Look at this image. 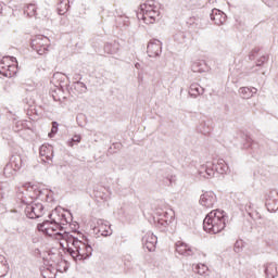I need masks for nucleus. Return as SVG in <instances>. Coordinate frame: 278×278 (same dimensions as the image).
<instances>
[{
  "mask_svg": "<svg viewBox=\"0 0 278 278\" xmlns=\"http://www.w3.org/2000/svg\"><path fill=\"white\" fill-rule=\"evenodd\" d=\"M197 268L199 275H205V270H207V266H205L204 264L197 265Z\"/></svg>",
  "mask_w": 278,
  "mask_h": 278,
  "instance_id": "35",
  "label": "nucleus"
},
{
  "mask_svg": "<svg viewBox=\"0 0 278 278\" xmlns=\"http://www.w3.org/2000/svg\"><path fill=\"white\" fill-rule=\"evenodd\" d=\"M176 253L182 255V257H192L197 253V249L190 247V244L184 241L176 242Z\"/></svg>",
  "mask_w": 278,
  "mask_h": 278,
  "instance_id": "9",
  "label": "nucleus"
},
{
  "mask_svg": "<svg viewBox=\"0 0 278 278\" xmlns=\"http://www.w3.org/2000/svg\"><path fill=\"white\" fill-rule=\"evenodd\" d=\"M155 9L156 8L154 7L153 0H149L146 3L140 5V12H138L137 14H144L147 10H155Z\"/></svg>",
  "mask_w": 278,
  "mask_h": 278,
  "instance_id": "29",
  "label": "nucleus"
},
{
  "mask_svg": "<svg viewBox=\"0 0 278 278\" xmlns=\"http://www.w3.org/2000/svg\"><path fill=\"white\" fill-rule=\"evenodd\" d=\"M3 12V4L0 3V14Z\"/></svg>",
  "mask_w": 278,
  "mask_h": 278,
  "instance_id": "43",
  "label": "nucleus"
},
{
  "mask_svg": "<svg viewBox=\"0 0 278 278\" xmlns=\"http://www.w3.org/2000/svg\"><path fill=\"white\" fill-rule=\"evenodd\" d=\"M5 186H8L7 182L0 181V212L5 211V206H3V199H5Z\"/></svg>",
  "mask_w": 278,
  "mask_h": 278,
  "instance_id": "28",
  "label": "nucleus"
},
{
  "mask_svg": "<svg viewBox=\"0 0 278 278\" xmlns=\"http://www.w3.org/2000/svg\"><path fill=\"white\" fill-rule=\"evenodd\" d=\"M62 77H64V74H62V73H55V74L53 75V78H54V79H62Z\"/></svg>",
  "mask_w": 278,
  "mask_h": 278,
  "instance_id": "41",
  "label": "nucleus"
},
{
  "mask_svg": "<svg viewBox=\"0 0 278 278\" xmlns=\"http://www.w3.org/2000/svg\"><path fill=\"white\" fill-rule=\"evenodd\" d=\"M135 66H136L137 68H140V63H136Z\"/></svg>",
  "mask_w": 278,
  "mask_h": 278,
  "instance_id": "44",
  "label": "nucleus"
},
{
  "mask_svg": "<svg viewBox=\"0 0 278 278\" xmlns=\"http://www.w3.org/2000/svg\"><path fill=\"white\" fill-rule=\"evenodd\" d=\"M121 50V46L118 42L114 41L113 43H105L104 52L109 53V55H114Z\"/></svg>",
  "mask_w": 278,
  "mask_h": 278,
  "instance_id": "21",
  "label": "nucleus"
},
{
  "mask_svg": "<svg viewBox=\"0 0 278 278\" xmlns=\"http://www.w3.org/2000/svg\"><path fill=\"white\" fill-rule=\"evenodd\" d=\"M199 131L204 136H207V134L212 131V128L210 127V125H207V123L204 122L200 125Z\"/></svg>",
  "mask_w": 278,
  "mask_h": 278,
  "instance_id": "32",
  "label": "nucleus"
},
{
  "mask_svg": "<svg viewBox=\"0 0 278 278\" xmlns=\"http://www.w3.org/2000/svg\"><path fill=\"white\" fill-rule=\"evenodd\" d=\"M228 170L229 165H227L225 160L219 159L217 163L207 162L205 165H202L198 173L203 179H212L216 173H218V175H225Z\"/></svg>",
  "mask_w": 278,
  "mask_h": 278,
  "instance_id": "4",
  "label": "nucleus"
},
{
  "mask_svg": "<svg viewBox=\"0 0 278 278\" xmlns=\"http://www.w3.org/2000/svg\"><path fill=\"white\" fill-rule=\"evenodd\" d=\"M137 17L141 18L146 25H153L160 20V11L156 9L147 10L143 13H137Z\"/></svg>",
  "mask_w": 278,
  "mask_h": 278,
  "instance_id": "7",
  "label": "nucleus"
},
{
  "mask_svg": "<svg viewBox=\"0 0 278 278\" xmlns=\"http://www.w3.org/2000/svg\"><path fill=\"white\" fill-rule=\"evenodd\" d=\"M24 14H27V16H36V4H28L26 9L24 10Z\"/></svg>",
  "mask_w": 278,
  "mask_h": 278,
  "instance_id": "31",
  "label": "nucleus"
},
{
  "mask_svg": "<svg viewBox=\"0 0 278 278\" xmlns=\"http://www.w3.org/2000/svg\"><path fill=\"white\" fill-rule=\"evenodd\" d=\"M273 201V202H271ZM267 203H268V205H270L271 203H274V205H276V210H278V200H271V199H269L268 201H267Z\"/></svg>",
  "mask_w": 278,
  "mask_h": 278,
  "instance_id": "40",
  "label": "nucleus"
},
{
  "mask_svg": "<svg viewBox=\"0 0 278 278\" xmlns=\"http://www.w3.org/2000/svg\"><path fill=\"white\" fill-rule=\"evenodd\" d=\"M71 1L68 0H61L58 4V13L60 16H64L68 12V9L71 8Z\"/></svg>",
  "mask_w": 278,
  "mask_h": 278,
  "instance_id": "23",
  "label": "nucleus"
},
{
  "mask_svg": "<svg viewBox=\"0 0 278 278\" xmlns=\"http://www.w3.org/2000/svg\"><path fill=\"white\" fill-rule=\"evenodd\" d=\"M10 62H12V63H10ZM11 64H16V58H14V56H4L0 61V75H3V77H4L5 73H8V68H10Z\"/></svg>",
  "mask_w": 278,
  "mask_h": 278,
  "instance_id": "17",
  "label": "nucleus"
},
{
  "mask_svg": "<svg viewBox=\"0 0 278 278\" xmlns=\"http://www.w3.org/2000/svg\"><path fill=\"white\" fill-rule=\"evenodd\" d=\"M225 227H227V223L225 222V211H212L203 220V229L207 233H220Z\"/></svg>",
  "mask_w": 278,
  "mask_h": 278,
  "instance_id": "3",
  "label": "nucleus"
},
{
  "mask_svg": "<svg viewBox=\"0 0 278 278\" xmlns=\"http://www.w3.org/2000/svg\"><path fill=\"white\" fill-rule=\"evenodd\" d=\"M10 164L14 167V170H21L25 166V162H23V156H21V154H13L10 159Z\"/></svg>",
  "mask_w": 278,
  "mask_h": 278,
  "instance_id": "18",
  "label": "nucleus"
},
{
  "mask_svg": "<svg viewBox=\"0 0 278 278\" xmlns=\"http://www.w3.org/2000/svg\"><path fill=\"white\" fill-rule=\"evenodd\" d=\"M265 3H268V1H270V0H263Z\"/></svg>",
  "mask_w": 278,
  "mask_h": 278,
  "instance_id": "45",
  "label": "nucleus"
},
{
  "mask_svg": "<svg viewBox=\"0 0 278 278\" xmlns=\"http://www.w3.org/2000/svg\"><path fill=\"white\" fill-rule=\"evenodd\" d=\"M94 230L98 231V233H101L104 238H108V236H112V225H110V222L98 219L97 224L94 226Z\"/></svg>",
  "mask_w": 278,
  "mask_h": 278,
  "instance_id": "11",
  "label": "nucleus"
},
{
  "mask_svg": "<svg viewBox=\"0 0 278 278\" xmlns=\"http://www.w3.org/2000/svg\"><path fill=\"white\" fill-rule=\"evenodd\" d=\"M16 170L17 169H14L11 163H8L3 169L4 177H7V179H12V177L16 175Z\"/></svg>",
  "mask_w": 278,
  "mask_h": 278,
  "instance_id": "27",
  "label": "nucleus"
},
{
  "mask_svg": "<svg viewBox=\"0 0 278 278\" xmlns=\"http://www.w3.org/2000/svg\"><path fill=\"white\" fill-rule=\"evenodd\" d=\"M268 63V55H262L257 61H256V66L252 67V73H257L260 68H264V65Z\"/></svg>",
  "mask_w": 278,
  "mask_h": 278,
  "instance_id": "25",
  "label": "nucleus"
},
{
  "mask_svg": "<svg viewBox=\"0 0 278 278\" xmlns=\"http://www.w3.org/2000/svg\"><path fill=\"white\" fill-rule=\"evenodd\" d=\"M50 220L56 225L59 231H64V225H68V219H66V214L60 213V211L54 210L49 215Z\"/></svg>",
  "mask_w": 278,
  "mask_h": 278,
  "instance_id": "8",
  "label": "nucleus"
},
{
  "mask_svg": "<svg viewBox=\"0 0 278 278\" xmlns=\"http://www.w3.org/2000/svg\"><path fill=\"white\" fill-rule=\"evenodd\" d=\"M243 247H244V241L237 240L233 248L235 253H242Z\"/></svg>",
  "mask_w": 278,
  "mask_h": 278,
  "instance_id": "33",
  "label": "nucleus"
},
{
  "mask_svg": "<svg viewBox=\"0 0 278 278\" xmlns=\"http://www.w3.org/2000/svg\"><path fill=\"white\" fill-rule=\"evenodd\" d=\"M143 249H148L150 253L155 251V247L157 245V237L153 235V232H147L142 237Z\"/></svg>",
  "mask_w": 278,
  "mask_h": 278,
  "instance_id": "12",
  "label": "nucleus"
},
{
  "mask_svg": "<svg viewBox=\"0 0 278 278\" xmlns=\"http://www.w3.org/2000/svg\"><path fill=\"white\" fill-rule=\"evenodd\" d=\"M264 268H265V275L267 278H277L278 277L276 263H267L264 265Z\"/></svg>",
  "mask_w": 278,
  "mask_h": 278,
  "instance_id": "20",
  "label": "nucleus"
},
{
  "mask_svg": "<svg viewBox=\"0 0 278 278\" xmlns=\"http://www.w3.org/2000/svg\"><path fill=\"white\" fill-rule=\"evenodd\" d=\"M30 47L38 55H45L49 51V39L39 35L31 40Z\"/></svg>",
  "mask_w": 278,
  "mask_h": 278,
  "instance_id": "6",
  "label": "nucleus"
},
{
  "mask_svg": "<svg viewBox=\"0 0 278 278\" xmlns=\"http://www.w3.org/2000/svg\"><path fill=\"white\" fill-rule=\"evenodd\" d=\"M75 232L64 231V235H59L58 238H64V241L60 242L62 249H66V253L71 255L74 262H84L92 257V245L86 236L77 233V237L73 235Z\"/></svg>",
  "mask_w": 278,
  "mask_h": 278,
  "instance_id": "1",
  "label": "nucleus"
},
{
  "mask_svg": "<svg viewBox=\"0 0 278 278\" xmlns=\"http://www.w3.org/2000/svg\"><path fill=\"white\" fill-rule=\"evenodd\" d=\"M205 68H207L205 61H197L191 65V71L193 73H205Z\"/></svg>",
  "mask_w": 278,
  "mask_h": 278,
  "instance_id": "24",
  "label": "nucleus"
},
{
  "mask_svg": "<svg viewBox=\"0 0 278 278\" xmlns=\"http://www.w3.org/2000/svg\"><path fill=\"white\" fill-rule=\"evenodd\" d=\"M18 73V61L16 63H12L9 65V68L7 70L4 77H14Z\"/></svg>",
  "mask_w": 278,
  "mask_h": 278,
  "instance_id": "26",
  "label": "nucleus"
},
{
  "mask_svg": "<svg viewBox=\"0 0 278 278\" xmlns=\"http://www.w3.org/2000/svg\"><path fill=\"white\" fill-rule=\"evenodd\" d=\"M257 53H260V48H254L249 54V60H255V55H257Z\"/></svg>",
  "mask_w": 278,
  "mask_h": 278,
  "instance_id": "36",
  "label": "nucleus"
},
{
  "mask_svg": "<svg viewBox=\"0 0 278 278\" xmlns=\"http://www.w3.org/2000/svg\"><path fill=\"white\" fill-rule=\"evenodd\" d=\"M200 205L203 207H214L216 205V193L206 191L200 197Z\"/></svg>",
  "mask_w": 278,
  "mask_h": 278,
  "instance_id": "14",
  "label": "nucleus"
},
{
  "mask_svg": "<svg viewBox=\"0 0 278 278\" xmlns=\"http://www.w3.org/2000/svg\"><path fill=\"white\" fill-rule=\"evenodd\" d=\"M73 142H81V137L79 135H75L70 142V147H73Z\"/></svg>",
  "mask_w": 278,
  "mask_h": 278,
  "instance_id": "38",
  "label": "nucleus"
},
{
  "mask_svg": "<svg viewBox=\"0 0 278 278\" xmlns=\"http://www.w3.org/2000/svg\"><path fill=\"white\" fill-rule=\"evenodd\" d=\"M37 229L38 231L46 233V236L54 238V240H58L59 242H64V237L58 238L59 236H64V232L60 231V228L52 219L38 224Z\"/></svg>",
  "mask_w": 278,
  "mask_h": 278,
  "instance_id": "5",
  "label": "nucleus"
},
{
  "mask_svg": "<svg viewBox=\"0 0 278 278\" xmlns=\"http://www.w3.org/2000/svg\"><path fill=\"white\" fill-rule=\"evenodd\" d=\"M39 155L42 157V162H51L53 160V146L42 144L39 148Z\"/></svg>",
  "mask_w": 278,
  "mask_h": 278,
  "instance_id": "16",
  "label": "nucleus"
},
{
  "mask_svg": "<svg viewBox=\"0 0 278 278\" xmlns=\"http://www.w3.org/2000/svg\"><path fill=\"white\" fill-rule=\"evenodd\" d=\"M205 92V89L201 87L199 84H192L189 89L190 97H193V99H197L199 94H203Z\"/></svg>",
  "mask_w": 278,
  "mask_h": 278,
  "instance_id": "22",
  "label": "nucleus"
},
{
  "mask_svg": "<svg viewBox=\"0 0 278 278\" xmlns=\"http://www.w3.org/2000/svg\"><path fill=\"white\" fill-rule=\"evenodd\" d=\"M147 53L149 58H160L162 55V41L152 39L147 47Z\"/></svg>",
  "mask_w": 278,
  "mask_h": 278,
  "instance_id": "10",
  "label": "nucleus"
},
{
  "mask_svg": "<svg viewBox=\"0 0 278 278\" xmlns=\"http://www.w3.org/2000/svg\"><path fill=\"white\" fill-rule=\"evenodd\" d=\"M0 264L3 268V273H0V277H5V275H8L9 268H10V266H8V260H5V256L0 255Z\"/></svg>",
  "mask_w": 278,
  "mask_h": 278,
  "instance_id": "30",
  "label": "nucleus"
},
{
  "mask_svg": "<svg viewBox=\"0 0 278 278\" xmlns=\"http://www.w3.org/2000/svg\"><path fill=\"white\" fill-rule=\"evenodd\" d=\"M58 127H60V124H58V122H52L51 132L52 134H58Z\"/></svg>",
  "mask_w": 278,
  "mask_h": 278,
  "instance_id": "39",
  "label": "nucleus"
},
{
  "mask_svg": "<svg viewBox=\"0 0 278 278\" xmlns=\"http://www.w3.org/2000/svg\"><path fill=\"white\" fill-rule=\"evenodd\" d=\"M210 18L214 22L215 25H225L227 21V14L218 9H213L210 14Z\"/></svg>",
  "mask_w": 278,
  "mask_h": 278,
  "instance_id": "15",
  "label": "nucleus"
},
{
  "mask_svg": "<svg viewBox=\"0 0 278 278\" xmlns=\"http://www.w3.org/2000/svg\"><path fill=\"white\" fill-rule=\"evenodd\" d=\"M123 23L125 27H129V17H124Z\"/></svg>",
  "mask_w": 278,
  "mask_h": 278,
  "instance_id": "42",
  "label": "nucleus"
},
{
  "mask_svg": "<svg viewBox=\"0 0 278 278\" xmlns=\"http://www.w3.org/2000/svg\"><path fill=\"white\" fill-rule=\"evenodd\" d=\"M22 203L26 204L25 214L27 218H40L45 214V206L42 203H34V199H38V193L31 184H24L18 190Z\"/></svg>",
  "mask_w": 278,
  "mask_h": 278,
  "instance_id": "2",
  "label": "nucleus"
},
{
  "mask_svg": "<svg viewBox=\"0 0 278 278\" xmlns=\"http://www.w3.org/2000/svg\"><path fill=\"white\" fill-rule=\"evenodd\" d=\"M159 216V225L166 227V225H170V220H173V216H175V212L173 210H159L156 211Z\"/></svg>",
  "mask_w": 278,
  "mask_h": 278,
  "instance_id": "13",
  "label": "nucleus"
},
{
  "mask_svg": "<svg viewBox=\"0 0 278 278\" xmlns=\"http://www.w3.org/2000/svg\"><path fill=\"white\" fill-rule=\"evenodd\" d=\"M75 84H76V86H78V88H80L81 92H86V90H88V88L86 87V84H84L79 80H77Z\"/></svg>",
  "mask_w": 278,
  "mask_h": 278,
  "instance_id": "37",
  "label": "nucleus"
},
{
  "mask_svg": "<svg viewBox=\"0 0 278 278\" xmlns=\"http://www.w3.org/2000/svg\"><path fill=\"white\" fill-rule=\"evenodd\" d=\"M247 143H248L247 147H249L250 149H253V150L257 149V142H255L251 137L247 138Z\"/></svg>",
  "mask_w": 278,
  "mask_h": 278,
  "instance_id": "34",
  "label": "nucleus"
},
{
  "mask_svg": "<svg viewBox=\"0 0 278 278\" xmlns=\"http://www.w3.org/2000/svg\"><path fill=\"white\" fill-rule=\"evenodd\" d=\"M241 99H251L254 94H257V88L255 87H241L239 89Z\"/></svg>",
  "mask_w": 278,
  "mask_h": 278,
  "instance_id": "19",
  "label": "nucleus"
}]
</instances>
